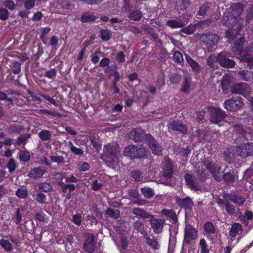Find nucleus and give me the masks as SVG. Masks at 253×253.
Here are the masks:
<instances>
[{
    "mask_svg": "<svg viewBox=\"0 0 253 253\" xmlns=\"http://www.w3.org/2000/svg\"><path fill=\"white\" fill-rule=\"evenodd\" d=\"M21 71V64L18 61L13 62L12 72L15 74H19Z\"/></svg>",
    "mask_w": 253,
    "mask_h": 253,
    "instance_id": "13d9d810",
    "label": "nucleus"
},
{
    "mask_svg": "<svg viewBox=\"0 0 253 253\" xmlns=\"http://www.w3.org/2000/svg\"><path fill=\"white\" fill-rule=\"evenodd\" d=\"M233 128L234 133L238 134L239 137H246L247 132L242 126L239 124H236L233 126Z\"/></svg>",
    "mask_w": 253,
    "mask_h": 253,
    "instance_id": "a878e982",
    "label": "nucleus"
},
{
    "mask_svg": "<svg viewBox=\"0 0 253 253\" xmlns=\"http://www.w3.org/2000/svg\"><path fill=\"white\" fill-rule=\"evenodd\" d=\"M169 128L176 131L185 133L187 131L186 126L182 122L178 121H173L169 124Z\"/></svg>",
    "mask_w": 253,
    "mask_h": 253,
    "instance_id": "f3484780",
    "label": "nucleus"
},
{
    "mask_svg": "<svg viewBox=\"0 0 253 253\" xmlns=\"http://www.w3.org/2000/svg\"><path fill=\"white\" fill-rule=\"evenodd\" d=\"M161 213L162 215H165L170 218L174 223H176L178 222L177 215L173 210H167L164 209L161 211Z\"/></svg>",
    "mask_w": 253,
    "mask_h": 253,
    "instance_id": "4be33fe9",
    "label": "nucleus"
},
{
    "mask_svg": "<svg viewBox=\"0 0 253 253\" xmlns=\"http://www.w3.org/2000/svg\"><path fill=\"white\" fill-rule=\"evenodd\" d=\"M200 247L201 249V253H209V250L205 239H202L200 240Z\"/></svg>",
    "mask_w": 253,
    "mask_h": 253,
    "instance_id": "603ef678",
    "label": "nucleus"
},
{
    "mask_svg": "<svg viewBox=\"0 0 253 253\" xmlns=\"http://www.w3.org/2000/svg\"><path fill=\"white\" fill-rule=\"evenodd\" d=\"M216 61L217 62V56H210L208 58V65L211 68L216 66Z\"/></svg>",
    "mask_w": 253,
    "mask_h": 253,
    "instance_id": "bf43d9fd",
    "label": "nucleus"
},
{
    "mask_svg": "<svg viewBox=\"0 0 253 253\" xmlns=\"http://www.w3.org/2000/svg\"><path fill=\"white\" fill-rule=\"evenodd\" d=\"M244 105L242 99L240 97H232L224 102L225 108L229 111H236L240 109Z\"/></svg>",
    "mask_w": 253,
    "mask_h": 253,
    "instance_id": "20e7f679",
    "label": "nucleus"
},
{
    "mask_svg": "<svg viewBox=\"0 0 253 253\" xmlns=\"http://www.w3.org/2000/svg\"><path fill=\"white\" fill-rule=\"evenodd\" d=\"M146 134L141 128H136L132 129L129 134L130 139L135 142L142 141L144 138L146 139Z\"/></svg>",
    "mask_w": 253,
    "mask_h": 253,
    "instance_id": "4468645a",
    "label": "nucleus"
},
{
    "mask_svg": "<svg viewBox=\"0 0 253 253\" xmlns=\"http://www.w3.org/2000/svg\"><path fill=\"white\" fill-rule=\"evenodd\" d=\"M39 190L44 192H49L52 191V185L47 182H41L38 184Z\"/></svg>",
    "mask_w": 253,
    "mask_h": 253,
    "instance_id": "473e14b6",
    "label": "nucleus"
},
{
    "mask_svg": "<svg viewBox=\"0 0 253 253\" xmlns=\"http://www.w3.org/2000/svg\"><path fill=\"white\" fill-rule=\"evenodd\" d=\"M146 141L153 154L158 156L162 155V147L152 135L147 134Z\"/></svg>",
    "mask_w": 253,
    "mask_h": 253,
    "instance_id": "0eeeda50",
    "label": "nucleus"
},
{
    "mask_svg": "<svg viewBox=\"0 0 253 253\" xmlns=\"http://www.w3.org/2000/svg\"><path fill=\"white\" fill-rule=\"evenodd\" d=\"M133 228L138 232L140 233L143 236H144L147 232L145 230V226L143 222L140 220H137L135 221L133 225Z\"/></svg>",
    "mask_w": 253,
    "mask_h": 253,
    "instance_id": "393cba45",
    "label": "nucleus"
},
{
    "mask_svg": "<svg viewBox=\"0 0 253 253\" xmlns=\"http://www.w3.org/2000/svg\"><path fill=\"white\" fill-rule=\"evenodd\" d=\"M132 213L137 217L143 219H148L155 234H159L162 232L165 222L164 218H156L154 215L139 208H133Z\"/></svg>",
    "mask_w": 253,
    "mask_h": 253,
    "instance_id": "f257e3e1",
    "label": "nucleus"
},
{
    "mask_svg": "<svg viewBox=\"0 0 253 253\" xmlns=\"http://www.w3.org/2000/svg\"><path fill=\"white\" fill-rule=\"evenodd\" d=\"M197 236L196 229L190 224L186 225L185 228L183 243L187 245L191 244L192 240H194Z\"/></svg>",
    "mask_w": 253,
    "mask_h": 253,
    "instance_id": "9b49d317",
    "label": "nucleus"
},
{
    "mask_svg": "<svg viewBox=\"0 0 253 253\" xmlns=\"http://www.w3.org/2000/svg\"><path fill=\"white\" fill-rule=\"evenodd\" d=\"M36 200L40 204H44L46 202V197L43 193L40 192L37 194Z\"/></svg>",
    "mask_w": 253,
    "mask_h": 253,
    "instance_id": "4d7b16f0",
    "label": "nucleus"
},
{
    "mask_svg": "<svg viewBox=\"0 0 253 253\" xmlns=\"http://www.w3.org/2000/svg\"><path fill=\"white\" fill-rule=\"evenodd\" d=\"M28 194L27 189L25 186H23L19 188L16 192V195L20 198H25Z\"/></svg>",
    "mask_w": 253,
    "mask_h": 253,
    "instance_id": "79ce46f5",
    "label": "nucleus"
},
{
    "mask_svg": "<svg viewBox=\"0 0 253 253\" xmlns=\"http://www.w3.org/2000/svg\"><path fill=\"white\" fill-rule=\"evenodd\" d=\"M196 28L195 25H190L187 27L183 28L181 30V31L187 35H191L194 33L196 31Z\"/></svg>",
    "mask_w": 253,
    "mask_h": 253,
    "instance_id": "8fccbe9b",
    "label": "nucleus"
},
{
    "mask_svg": "<svg viewBox=\"0 0 253 253\" xmlns=\"http://www.w3.org/2000/svg\"><path fill=\"white\" fill-rule=\"evenodd\" d=\"M253 175V168H249L244 173L243 179L248 180Z\"/></svg>",
    "mask_w": 253,
    "mask_h": 253,
    "instance_id": "338daca9",
    "label": "nucleus"
},
{
    "mask_svg": "<svg viewBox=\"0 0 253 253\" xmlns=\"http://www.w3.org/2000/svg\"><path fill=\"white\" fill-rule=\"evenodd\" d=\"M100 37L102 40L108 41L112 36L111 32L107 29H103L100 31Z\"/></svg>",
    "mask_w": 253,
    "mask_h": 253,
    "instance_id": "a18cd8bd",
    "label": "nucleus"
},
{
    "mask_svg": "<svg viewBox=\"0 0 253 253\" xmlns=\"http://www.w3.org/2000/svg\"><path fill=\"white\" fill-rule=\"evenodd\" d=\"M134 153V159L143 158L147 155V150L142 145L135 146Z\"/></svg>",
    "mask_w": 253,
    "mask_h": 253,
    "instance_id": "aec40b11",
    "label": "nucleus"
},
{
    "mask_svg": "<svg viewBox=\"0 0 253 253\" xmlns=\"http://www.w3.org/2000/svg\"><path fill=\"white\" fill-rule=\"evenodd\" d=\"M9 17V12L5 8L0 9V19L4 21Z\"/></svg>",
    "mask_w": 253,
    "mask_h": 253,
    "instance_id": "680f3d73",
    "label": "nucleus"
},
{
    "mask_svg": "<svg viewBox=\"0 0 253 253\" xmlns=\"http://www.w3.org/2000/svg\"><path fill=\"white\" fill-rule=\"evenodd\" d=\"M232 93L241 94L244 96L248 95L251 91V87L246 83H239L233 85L231 87Z\"/></svg>",
    "mask_w": 253,
    "mask_h": 253,
    "instance_id": "1a4fd4ad",
    "label": "nucleus"
},
{
    "mask_svg": "<svg viewBox=\"0 0 253 253\" xmlns=\"http://www.w3.org/2000/svg\"><path fill=\"white\" fill-rule=\"evenodd\" d=\"M120 152L119 146L116 142L108 144L104 146L101 158L108 166L113 168L118 162Z\"/></svg>",
    "mask_w": 253,
    "mask_h": 253,
    "instance_id": "f03ea898",
    "label": "nucleus"
},
{
    "mask_svg": "<svg viewBox=\"0 0 253 253\" xmlns=\"http://www.w3.org/2000/svg\"><path fill=\"white\" fill-rule=\"evenodd\" d=\"M233 154L242 158L253 155V143H245L236 147Z\"/></svg>",
    "mask_w": 253,
    "mask_h": 253,
    "instance_id": "7ed1b4c3",
    "label": "nucleus"
},
{
    "mask_svg": "<svg viewBox=\"0 0 253 253\" xmlns=\"http://www.w3.org/2000/svg\"><path fill=\"white\" fill-rule=\"evenodd\" d=\"M229 53L222 51L217 55V62L220 65L224 68H232L234 67L235 62L233 60L229 59Z\"/></svg>",
    "mask_w": 253,
    "mask_h": 253,
    "instance_id": "39448f33",
    "label": "nucleus"
},
{
    "mask_svg": "<svg viewBox=\"0 0 253 253\" xmlns=\"http://www.w3.org/2000/svg\"><path fill=\"white\" fill-rule=\"evenodd\" d=\"M242 229V225L239 223H234L231 228L229 232V235L231 237H235L239 231Z\"/></svg>",
    "mask_w": 253,
    "mask_h": 253,
    "instance_id": "2f4dec72",
    "label": "nucleus"
},
{
    "mask_svg": "<svg viewBox=\"0 0 253 253\" xmlns=\"http://www.w3.org/2000/svg\"><path fill=\"white\" fill-rule=\"evenodd\" d=\"M210 7V4L208 2L203 3L199 8V11L197 12V15L198 16H205L207 11Z\"/></svg>",
    "mask_w": 253,
    "mask_h": 253,
    "instance_id": "ea45409f",
    "label": "nucleus"
},
{
    "mask_svg": "<svg viewBox=\"0 0 253 253\" xmlns=\"http://www.w3.org/2000/svg\"><path fill=\"white\" fill-rule=\"evenodd\" d=\"M225 206L226 212L230 215H233L236 212V210L234 206L231 205L229 202L227 201Z\"/></svg>",
    "mask_w": 253,
    "mask_h": 253,
    "instance_id": "6e6d98bb",
    "label": "nucleus"
},
{
    "mask_svg": "<svg viewBox=\"0 0 253 253\" xmlns=\"http://www.w3.org/2000/svg\"><path fill=\"white\" fill-rule=\"evenodd\" d=\"M175 200L176 203L182 208H185V209H191L194 205L191 199L189 197H187L183 199L177 197L175 198Z\"/></svg>",
    "mask_w": 253,
    "mask_h": 253,
    "instance_id": "a211bd4d",
    "label": "nucleus"
},
{
    "mask_svg": "<svg viewBox=\"0 0 253 253\" xmlns=\"http://www.w3.org/2000/svg\"><path fill=\"white\" fill-rule=\"evenodd\" d=\"M3 5L9 9L13 10L16 8L14 1L12 0H5L4 1Z\"/></svg>",
    "mask_w": 253,
    "mask_h": 253,
    "instance_id": "052dcab7",
    "label": "nucleus"
},
{
    "mask_svg": "<svg viewBox=\"0 0 253 253\" xmlns=\"http://www.w3.org/2000/svg\"><path fill=\"white\" fill-rule=\"evenodd\" d=\"M168 25L171 28H181L187 24V22L184 23L181 20H171L168 22Z\"/></svg>",
    "mask_w": 253,
    "mask_h": 253,
    "instance_id": "c9c22d12",
    "label": "nucleus"
},
{
    "mask_svg": "<svg viewBox=\"0 0 253 253\" xmlns=\"http://www.w3.org/2000/svg\"><path fill=\"white\" fill-rule=\"evenodd\" d=\"M149 203V201H148L146 200L143 199L142 198H139V197L133 201V204L136 205L138 206H144L146 204H148Z\"/></svg>",
    "mask_w": 253,
    "mask_h": 253,
    "instance_id": "774afa93",
    "label": "nucleus"
},
{
    "mask_svg": "<svg viewBox=\"0 0 253 253\" xmlns=\"http://www.w3.org/2000/svg\"><path fill=\"white\" fill-rule=\"evenodd\" d=\"M31 134H24L19 136L17 138V141L15 143V145H19L21 144H25L28 139L30 137Z\"/></svg>",
    "mask_w": 253,
    "mask_h": 253,
    "instance_id": "09e8293b",
    "label": "nucleus"
},
{
    "mask_svg": "<svg viewBox=\"0 0 253 253\" xmlns=\"http://www.w3.org/2000/svg\"><path fill=\"white\" fill-rule=\"evenodd\" d=\"M131 176L137 181H141L142 178L141 173L138 170H133L131 172Z\"/></svg>",
    "mask_w": 253,
    "mask_h": 253,
    "instance_id": "5fc2aeb1",
    "label": "nucleus"
},
{
    "mask_svg": "<svg viewBox=\"0 0 253 253\" xmlns=\"http://www.w3.org/2000/svg\"><path fill=\"white\" fill-rule=\"evenodd\" d=\"M105 214L109 217L116 219H118L121 216L120 210H115L111 208H109L106 210Z\"/></svg>",
    "mask_w": 253,
    "mask_h": 253,
    "instance_id": "c756f323",
    "label": "nucleus"
},
{
    "mask_svg": "<svg viewBox=\"0 0 253 253\" xmlns=\"http://www.w3.org/2000/svg\"><path fill=\"white\" fill-rule=\"evenodd\" d=\"M239 32L238 30L236 29H230L227 31L226 32V37L228 39L234 40H235V39L237 38V36H238V33Z\"/></svg>",
    "mask_w": 253,
    "mask_h": 253,
    "instance_id": "c03bdc74",
    "label": "nucleus"
},
{
    "mask_svg": "<svg viewBox=\"0 0 253 253\" xmlns=\"http://www.w3.org/2000/svg\"><path fill=\"white\" fill-rule=\"evenodd\" d=\"M97 19V17L92 13H85L81 17V21L83 23L91 22Z\"/></svg>",
    "mask_w": 253,
    "mask_h": 253,
    "instance_id": "7c9ffc66",
    "label": "nucleus"
},
{
    "mask_svg": "<svg viewBox=\"0 0 253 253\" xmlns=\"http://www.w3.org/2000/svg\"><path fill=\"white\" fill-rule=\"evenodd\" d=\"M174 171L173 165L169 159H166L163 163V172L162 176L167 179H169L173 176Z\"/></svg>",
    "mask_w": 253,
    "mask_h": 253,
    "instance_id": "ddd939ff",
    "label": "nucleus"
},
{
    "mask_svg": "<svg viewBox=\"0 0 253 253\" xmlns=\"http://www.w3.org/2000/svg\"><path fill=\"white\" fill-rule=\"evenodd\" d=\"M135 145H129L126 147L124 150V155L131 159H134V151Z\"/></svg>",
    "mask_w": 253,
    "mask_h": 253,
    "instance_id": "bb28decb",
    "label": "nucleus"
},
{
    "mask_svg": "<svg viewBox=\"0 0 253 253\" xmlns=\"http://www.w3.org/2000/svg\"><path fill=\"white\" fill-rule=\"evenodd\" d=\"M204 229L209 234H213L215 232V228L211 222H206L204 225Z\"/></svg>",
    "mask_w": 253,
    "mask_h": 253,
    "instance_id": "49530a36",
    "label": "nucleus"
},
{
    "mask_svg": "<svg viewBox=\"0 0 253 253\" xmlns=\"http://www.w3.org/2000/svg\"><path fill=\"white\" fill-rule=\"evenodd\" d=\"M184 178L187 185L192 190L200 191L201 190V186L196 182L194 175L186 173L184 176Z\"/></svg>",
    "mask_w": 253,
    "mask_h": 253,
    "instance_id": "f8f14e48",
    "label": "nucleus"
},
{
    "mask_svg": "<svg viewBox=\"0 0 253 253\" xmlns=\"http://www.w3.org/2000/svg\"><path fill=\"white\" fill-rule=\"evenodd\" d=\"M221 181L223 180L228 183H233L236 180V177L233 171L224 172L223 175L220 176Z\"/></svg>",
    "mask_w": 253,
    "mask_h": 253,
    "instance_id": "412c9836",
    "label": "nucleus"
},
{
    "mask_svg": "<svg viewBox=\"0 0 253 253\" xmlns=\"http://www.w3.org/2000/svg\"><path fill=\"white\" fill-rule=\"evenodd\" d=\"M142 15V12L140 10H136L130 12L128 17L132 20L138 21L141 19Z\"/></svg>",
    "mask_w": 253,
    "mask_h": 253,
    "instance_id": "72a5a7b5",
    "label": "nucleus"
},
{
    "mask_svg": "<svg viewBox=\"0 0 253 253\" xmlns=\"http://www.w3.org/2000/svg\"><path fill=\"white\" fill-rule=\"evenodd\" d=\"M145 31L150 35L153 39L157 42H160L161 44H162L161 41L159 39L158 35L155 32V30L151 27H146L144 29Z\"/></svg>",
    "mask_w": 253,
    "mask_h": 253,
    "instance_id": "a19ab883",
    "label": "nucleus"
},
{
    "mask_svg": "<svg viewBox=\"0 0 253 253\" xmlns=\"http://www.w3.org/2000/svg\"><path fill=\"white\" fill-rule=\"evenodd\" d=\"M181 79V77L178 74H173L170 76V82L172 84H178L180 82Z\"/></svg>",
    "mask_w": 253,
    "mask_h": 253,
    "instance_id": "e2e57ef3",
    "label": "nucleus"
},
{
    "mask_svg": "<svg viewBox=\"0 0 253 253\" xmlns=\"http://www.w3.org/2000/svg\"><path fill=\"white\" fill-rule=\"evenodd\" d=\"M24 211V208L20 209H17L16 213H15V219H16V223L18 224L20 223V222L22 221V213L21 211Z\"/></svg>",
    "mask_w": 253,
    "mask_h": 253,
    "instance_id": "0e129e2a",
    "label": "nucleus"
},
{
    "mask_svg": "<svg viewBox=\"0 0 253 253\" xmlns=\"http://www.w3.org/2000/svg\"><path fill=\"white\" fill-rule=\"evenodd\" d=\"M211 118L210 121L212 123H214L219 126H221L220 123L223 120L226 116L225 113L217 108H212L210 111Z\"/></svg>",
    "mask_w": 253,
    "mask_h": 253,
    "instance_id": "6e6552de",
    "label": "nucleus"
},
{
    "mask_svg": "<svg viewBox=\"0 0 253 253\" xmlns=\"http://www.w3.org/2000/svg\"><path fill=\"white\" fill-rule=\"evenodd\" d=\"M141 192L145 197L148 198H151L154 195L153 190L146 187L141 188Z\"/></svg>",
    "mask_w": 253,
    "mask_h": 253,
    "instance_id": "de8ad7c7",
    "label": "nucleus"
},
{
    "mask_svg": "<svg viewBox=\"0 0 253 253\" xmlns=\"http://www.w3.org/2000/svg\"><path fill=\"white\" fill-rule=\"evenodd\" d=\"M203 165L211 174L214 179L217 182H221V177L219 174L220 168L218 166L207 160L203 162Z\"/></svg>",
    "mask_w": 253,
    "mask_h": 253,
    "instance_id": "9d476101",
    "label": "nucleus"
},
{
    "mask_svg": "<svg viewBox=\"0 0 253 253\" xmlns=\"http://www.w3.org/2000/svg\"><path fill=\"white\" fill-rule=\"evenodd\" d=\"M44 172L45 171L41 168H35L31 170L28 176L31 178L37 179L42 177Z\"/></svg>",
    "mask_w": 253,
    "mask_h": 253,
    "instance_id": "6ab92c4d",
    "label": "nucleus"
},
{
    "mask_svg": "<svg viewBox=\"0 0 253 253\" xmlns=\"http://www.w3.org/2000/svg\"><path fill=\"white\" fill-rule=\"evenodd\" d=\"M203 166L204 165L202 163L201 166H199L197 172V178L201 182L205 181L207 177V173L206 170L204 169Z\"/></svg>",
    "mask_w": 253,
    "mask_h": 253,
    "instance_id": "cd10ccee",
    "label": "nucleus"
},
{
    "mask_svg": "<svg viewBox=\"0 0 253 253\" xmlns=\"http://www.w3.org/2000/svg\"><path fill=\"white\" fill-rule=\"evenodd\" d=\"M231 199V201L238 206L242 205L245 201L244 197H239L237 195H233V197Z\"/></svg>",
    "mask_w": 253,
    "mask_h": 253,
    "instance_id": "864d4df0",
    "label": "nucleus"
},
{
    "mask_svg": "<svg viewBox=\"0 0 253 253\" xmlns=\"http://www.w3.org/2000/svg\"><path fill=\"white\" fill-rule=\"evenodd\" d=\"M175 8L178 10H184L189 5V0H174Z\"/></svg>",
    "mask_w": 253,
    "mask_h": 253,
    "instance_id": "5701e85b",
    "label": "nucleus"
},
{
    "mask_svg": "<svg viewBox=\"0 0 253 253\" xmlns=\"http://www.w3.org/2000/svg\"><path fill=\"white\" fill-rule=\"evenodd\" d=\"M38 135L42 141L49 140L51 138V132L47 130H42L39 133Z\"/></svg>",
    "mask_w": 253,
    "mask_h": 253,
    "instance_id": "f704fd0d",
    "label": "nucleus"
},
{
    "mask_svg": "<svg viewBox=\"0 0 253 253\" xmlns=\"http://www.w3.org/2000/svg\"><path fill=\"white\" fill-rule=\"evenodd\" d=\"M22 130H23V128L20 125H10L8 128V132L10 133H19Z\"/></svg>",
    "mask_w": 253,
    "mask_h": 253,
    "instance_id": "37998d69",
    "label": "nucleus"
},
{
    "mask_svg": "<svg viewBox=\"0 0 253 253\" xmlns=\"http://www.w3.org/2000/svg\"><path fill=\"white\" fill-rule=\"evenodd\" d=\"M200 41L208 46L216 45L219 40V37L211 32L203 33L200 37Z\"/></svg>",
    "mask_w": 253,
    "mask_h": 253,
    "instance_id": "423d86ee",
    "label": "nucleus"
},
{
    "mask_svg": "<svg viewBox=\"0 0 253 253\" xmlns=\"http://www.w3.org/2000/svg\"><path fill=\"white\" fill-rule=\"evenodd\" d=\"M94 236L92 234H87L84 245L85 251L92 253L95 250Z\"/></svg>",
    "mask_w": 253,
    "mask_h": 253,
    "instance_id": "2eb2a0df",
    "label": "nucleus"
},
{
    "mask_svg": "<svg viewBox=\"0 0 253 253\" xmlns=\"http://www.w3.org/2000/svg\"><path fill=\"white\" fill-rule=\"evenodd\" d=\"M191 85V82L187 77H184V82H183L181 90L185 93L188 92Z\"/></svg>",
    "mask_w": 253,
    "mask_h": 253,
    "instance_id": "3c124183",
    "label": "nucleus"
},
{
    "mask_svg": "<svg viewBox=\"0 0 253 253\" xmlns=\"http://www.w3.org/2000/svg\"><path fill=\"white\" fill-rule=\"evenodd\" d=\"M237 19L234 14L229 12L224 15L221 21L222 24L228 27L234 26L237 23Z\"/></svg>",
    "mask_w": 253,
    "mask_h": 253,
    "instance_id": "dca6fc26",
    "label": "nucleus"
},
{
    "mask_svg": "<svg viewBox=\"0 0 253 253\" xmlns=\"http://www.w3.org/2000/svg\"><path fill=\"white\" fill-rule=\"evenodd\" d=\"M187 60L189 65L194 71L196 72H200L201 71V68L197 62L190 57L187 58Z\"/></svg>",
    "mask_w": 253,
    "mask_h": 253,
    "instance_id": "58836bf2",
    "label": "nucleus"
},
{
    "mask_svg": "<svg viewBox=\"0 0 253 253\" xmlns=\"http://www.w3.org/2000/svg\"><path fill=\"white\" fill-rule=\"evenodd\" d=\"M231 8L232 10V12H231V13L234 14L235 16L237 18L244 10L243 5L240 3H233Z\"/></svg>",
    "mask_w": 253,
    "mask_h": 253,
    "instance_id": "b1692460",
    "label": "nucleus"
},
{
    "mask_svg": "<svg viewBox=\"0 0 253 253\" xmlns=\"http://www.w3.org/2000/svg\"><path fill=\"white\" fill-rule=\"evenodd\" d=\"M0 245L7 252H10L13 250L12 245L8 240H0Z\"/></svg>",
    "mask_w": 253,
    "mask_h": 253,
    "instance_id": "4c0bfd02",
    "label": "nucleus"
},
{
    "mask_svg": "<svg viewBox=\"0 0 253 253\" xmlns=\"http://www.w3.org/2000/svg\"><path fill=\"white\" fill-rule=\"evenodd\" d=\"M231 155L232 152L231 150L229 148L226 149L223 153V157L225 161L228 163H230L231 160Z\"/></svg>",
    "mask_w": 253,
    "mask_h": 253,
    "instance_id": "69168bd1",
    "label": "nucleus"
},
{
    "mask_svg": "<svg viewBox=\"0 0 253 253\" xmlns=\"http://www.w3.org/2000/svg\"><path fill=\"white\" fill-rule=\"evenodd\" d=\"M144 238L146 240L147 244L151 246L154 249H158L159 247V242L157 241L156 239L152 238L151 239L148 235L147 233L144 236Z\"/></svg>",
    "mask_w": 253,
    "mask_h": 253,
    "instance_id": "c85d7f7f",
    "label": "nucleus"
},
{
    "mask_svg": "<svg viewBox=\"0 0 253 253\" xmlns=\"http://www.w3.org/2000/svg\"><path fill=\"white\" fill-rule=\"evenodd\" d=\"M239 77L242 80L249 81L252 76V72L248 70H242L238 72Z\"/></svg>",
    "mask_w": 253,
    "mask_h": 253,
    "instance_id": "e433bc0d",
    "label": "nucleus"
}]
</instances>
